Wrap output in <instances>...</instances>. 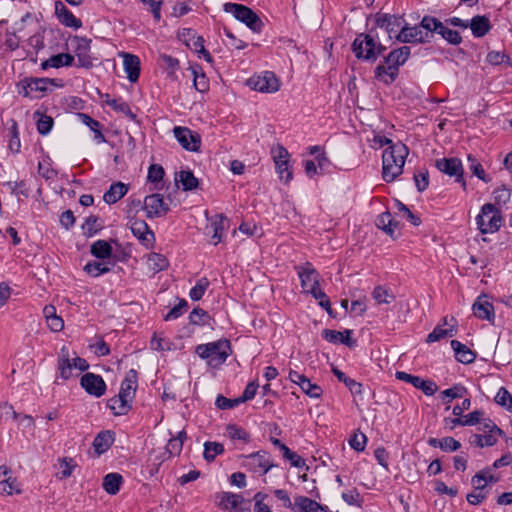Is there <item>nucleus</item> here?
<instances>
[{
    "instance_id": "62",
    "label": "nucleus",
    "mask_w": 512,
    "mask_h": 512,
    "mask_svg": "<svg viewBox=\"0 0 512 512\" xmlns=\"http://www.w3.org/2000/svg\"><path fill=\"white\" fill-rule=\"evenodd\" d=\"M164 174L165 172L161 165L152 164L148 169L147 179L151 183H159L163 179Z\"/></svg>"
},
{
    "instance_id": "16",
    "label": "nucleus",
    "mask_w": 512,
    "mask_h": 512,
    "mask_svg": "<svg viewBox=\"0 0 512 512\" xmlns=\"http://www.w3.org/2000/svg\"><path fill=\"white\" fill-rule=\"evenodd\" d=\"M73 41L76 42L74 53L77 57V67L86 69L93 67V61L90 55L92 40L86 37L75 36Z\"/></svg>"
},
{
    "instance_id": "23",
    "label": "nucleus",
    "mask_w": 512,
    "mask_h": 512,
    "mask_svg": "<svg viewBox=\"0 0 512 512\" xmlns=\"http://www.w3.org/2000/svg\"><path fill=\"white\" fill-rule=\"evenodd\" d=\"M131 231L146 248H151L153 246L155 242L154 232L144 220H135L131 224Z\"/></svg>"
},
{
    "instance_id": "8",
    "label": "nucleus",
    "mask_w": 512,
    "mask_h": 512,
    "mask_svg": "<svg viewBox=\"0 0 512 512\" xmlns=\"http://www.w3.org/2000/svg\"><path fill=\"white\" fill-rule=\"evenodd\" d=\"M50 86H59L56 83V79L52 78H37V77H25L20 80L17 84V90L23 97L38 98L39 96H33V92H39L42 95L48 91H52Z\"/></svg>"
},
{
    "instance_id": "2",
    "label": "nucleus",
    "mask_w": 512,
    "mask_h": 512,
    "mask_svg": "<svg viewBox=\"0 0 512 512\" xmlns=\"http://www.w3.org/2000/svg\"><path fill=\"white\" fill-rule=\"evenodd\" d=\"M411 50L408 46L390 51L383 57V62L374 69V77L377 81L391 85L399 75V68L405 64L410 56Z\"/></svg>"
},
{
    "instance_id": "17",
    "label": "nucleus",
    "mask_w": 512,
    "mask_h": 512,
    "mask_svg": "<svg viewBox=\"0 0 512 512\" xmlns=\"http://www.w3.org/2000/svg\"><path fill=\"white\" fill-rule=\"evenodd\" d=\"M395 376L398 380L410 383L415 388L422 390V392L427 396L433 395L438 389L435 382L424 380L419 376H415L404 371H397Z\"/></svg>"
},
{
    "instance_id": "24",
    "label": "nucleus",
    "mask_w": 512,
    "mask_h": 512,
    "mask_svg": "<svg viewBox=\"0 0 512 512\" xmlns=\"http://www.w3.org/2000/svg\"><path fill=\"white\" fill-rule=\"evenodd\" d=\"M353 331L346 329L343 332L331 330V329H324L322 331V337L329 343L333 344H344L348 346L349 348L356 346V340L352 339Z\"/></svg>"
},
{
    "instance_id": "37",
    "label": "nucleus",
    "mask_w": 512,
    "mask_h": 512,
    "mask_svg": "<svg viewBox=\"0 0 512 512\" xmlns=\"http://www.w3.org/2000/svg\"><path fill=\"white\" fill-rule=\"evenodd\" d=\"M376 225L378 228L385 231V233L395 238L394 233L398 228L399 222L394 221V218L390 212H385L378 216Z\"/></svg>"
},
{
    "instance_id": "42",
    "label": "nucleus",
    "mask_w": 512,
    "mask_h": 512,
    "mask_svg": "<svg viewBox=\"0 0 512 512\" xmlns=\"http://www.w3.org/2000/svg\"><path fill=\"white\" fill-rule=\"evenodd\" d=\"M106 104L110 106L113 110L123 113L130 120L136 121V114L131 110L130 105L122 99H107Z\"/></svg>"
},
{
    "instance_id": "10",
    "label": "nucleus",
    "mask_w": 512,
    "mask_h": 512,
    "mask_svg": "<svg viewBox=\"0 0 512 512\" xmlns=\"http://www.w3.org/2000/svg\"><path fill=\"white\" fill-rule=\"evenodd\" d=\"M169 210V205L159 193H153L144 198V211L148 219L163 217Z\"/></svg>"
},
{
    "instance_id": "13",
    "label": "nucleus",
    "mask_w": 512,
    "mask_h": 512,
    "mask_svg": "<svg viewBox=\"0 0 512 512\" xmlns=\"http://www.w3.org/2000/svg\"><path fill=\"white\" fill-rule=\"evenodd\" d=\"M180 38L184 41L186 46L198 53L199 57H203L207 62L213 61L212 56L205 49L203 37L198 36L193 29L184 28L180 33Z\"/></svg>"
},
{
    "instance_id": "7",
    "label": "nucleus",
    "mask_w": 512,
    "mask_h": 512,
    "mask_svg": "<svg viewBox=\"0 0 512 512\" xmlns=\"http://www.w3.org/2000/svg\"><path fill=\"white\" fill-rule=\"evenodd\" d=\"M502 220L500 210L491 203L484 204L481 208V213L476 217L478 229L482 234L498 231Z\"/></svg>"
},
{
    "instance_id": "48",
    "label": "nucleus",
    "mask_w": 512,
    "mask_h": 512,
    "mask_svg": "<svg viewBox=\"0 0 512 512\" xmlns=\"http://www.w3.org/2000/svg\"><path fill=\"white\" fill-rule=\"evenodd\" d=\"M224 452V446L218 442H205L204 444V459L208 462H212L217 455Z\"/></svg>"
},
{
    "instance_id": "5",
    "label": "nucleus",
    "mask_w": 512,
    "mask_h": 512,
    "mask_svg": "<svg viewBox=\"0 0 512 512\" xmlns=\"http://www.w3.org/2000/svg\"><path fill=\"white\" fill-rule=\"evenodd\" d=\"M372 32L373 29L368 34H359L351 45V49L357 59L371 63L375 62L386 50L384 45L376 42Z\"/></svg>"
},
{
    "instance_id": "26",
    "label": "nucleus",
    "mask_w": 512,
    "mask_h": 512,
    "mask_svg": "<svg viewBox=\"0 0 512 512\" xmlns=\"http://www.w3.org/2000/svg\"><path fill=\"white\" fill-rule=\"evenodd\" d=\"M450 347L455 359L462 364H471L476 359V352L458 340H450Z\"/></svg>"
},
{
    "instance_id": "57",
    "label": "nucleus",
    "mask_w": 512,
    "mask_h": 512,
    "mask_svg": "<svg viewBox=\"0 0 512 512\" xmlns=\"http://www.w3.org/2000/svg\"><path fill=\"white\" fill-rule=\"evenodd\" d=\"M242 402L240 401L239 397L234 399H229L224 397L223 395H218L215 401V405L217 408L221 410H228L232 409L238 405H240Z\"/></svg>"
},
{
    "instance_id": "60",
    "label": "nucleus",
    "mask_w": 512,
    "mask_h": 512,
    "mask_svg": "<svg viewBox=\"0 0 512 512\" xmlns=\"http://www.w3.org/2000/svg\"><path fill=\"white\" fill-rule=\"evenodd\" d=\"M98 222V217L96 216H89L86 220H85V223L83 225V229L85 230L84 231V234L87 235L88 237H92L93 235H95L99 230L102 229V227L97 224Z\"/></svg>"
},
{
    "instance_id": "32",
    "label": "nucleus",
    "mask_w": 512,
    "mask_h": 512,
    "mask_svg": "<svg viewBox=\"0 0 512 512\" xmlns=\"http://www.w3.org/2000/svg\"><path fill=\"white\" fill-rule=\"evenodd\" d=\"M228 222L227 217L224 214H217L211 221L210 228L212 229V240L213 244L217 245L222 241L223 233L227 228L226 223Z\"/></svg>"
},
{
    "instance_id": "25",
    "label": "nucleus",
    "mask_w": 512,
    "mask_h": 512,
    "mask_svg": "<svg viewBox=\"0 0 512 512\" xmlns=\"http://www.w3.org/2000/svg\"><path fill=\"white\" fill-rule=\"evenodd\" d=\"M55 13L59 21L66 27L79 29L82 27V21L60 1L55 2Z\"/></svg>"
},
{
    "instance_id": "4",
    "label": "nucleus",
    "mask_w": 512,
    "mask_h": 512,
    "mask_svg": "<svg viewBox=\"0 0 512 512\" xmlns=\"http://www.w3.org/2000/svg\"><path fill=\"white\" fill-rule=\"evenodd\" d=\"M231 352V343L227 339H219L214 342L199 344L195 348V353L201 359L207 360L208 365L213 368L224 364Z\"/></svg>"
},
{
    "instance_id": "46",
    "label": "nucleus",
    "mask_w": 512,
    "mask_h": 512,
    "mask_svg": "<svg viewBox=\"0 0 512 512\" xmlns=\"http://www.w3.org/2000/svg\"><path fill=\"white\" fill-rule=\"evenodd\" d=\"M463 173L461 160L456 157H450V177L455 176L456 182L461 184L463 190H466V181Z\"/></svg>"
},
{
    "instance_id": "52",
    "label": "nucleus",
    "mask_w": 512,
    "mask_h": 512,
    "mask_svg": "<svg viewBox=\"0 0 512 512\" xmlns=\"http://www.w3.org/2000/svg\"><path fill=\"white\" fill-rule=\"evenodd\" d=\"M488 483L489 482H484V485L475 487L471 493L467 494V501L472 505L480 504L486 498L487 492H485V488Z\"/></svg>"
},
{
    "instance_id": "43",
    "label": "nucleus",
    "mask_w": 512,
    "mask_h": 512,
    "mask_svg": "<svg viewBox=\"0 0 512 512\" xmlns=\"http://www.w3.org/2000/svg\"><path fill=\"white\" fill-rule=\"evenodd\" d=\"M496 442L497 440L492 433L472 434L469 437V443L479 448L491 447L495 445Z\"/></svg>"
},
{
    "instance_id": "49",
    "label": "nucleus",
    "mask_w": 512,
    "mask_h": 512,
    "mask_svg": "<svg viewBox=\"0 0 512 512\" xmlns=\"http://www.w3.org/2000/svg\"><path fill=\"white\" fill-rule=\"evenodd\" d=\"M209 285H210V282H209L207 277L200 278L197 281V283L195 284V286H193L191 288V290L189 292L190 298L193 301L200 300L204 296V294H205L206 290L208 289Z\"/></svg>"
},
{
    "instance_id": "34",
    "label": "nucleus",
    "mask_w": 512,
    "mask_h": 512,
    "mask_svg": "<svg viewBox=\"0 0 512 512\" xmlns=\"http://www.w3.org/2000/svg\"><path fill=\"white\" fill-rule=\"evenodd\" d=\"M114 442L113 432L109 430L101 431L93 440V447L98 455L106 452Z\"/></svg>"
},
{
    "instance_id": "45",
    "label": "nucleus",
    "mask_w": 512,
    "mask_h": 512,
    "mask_svg": "<svg viewBox=\"0 0 512 512\" xmlns=\"http://www.w3.org/2000/svg\"><path fill=\"white\" fill-rule=\"evenodd\" d=\"M34 115L37 118V131L41 135H47L53 128L54 120L51 116L36 111Z\"/></svg>"
},
{
    "instance_id": "3",
    "label": "nucleus",
    "mask_w": 512,
    "mask_h": 512,
    "mask_svg": "<svg viewBox=\"0 0 512 512\" xmlns=\"http://www.w3.org/2000/svg\"><path fill=\"white\" fill-rule=\"evenodd\" d=\"M408 154V147L400 141L386 147L382 155V177L385 182H392L402 174Z\"/></svg>"
},
{
    "instance_id": "58",
    "label": "nucleus",
    "mask_w": 512,
    "mask_h": 512,
    "mask_svg": "<svg viewBox=\"0 0 512 512\" xmlns=\"http://www.w3.org/2000/svg\"><path fill=\"white\" fill-rule=\"evenodd\" d=\"M21 482H0L1 495H13L22 493Z\"/></svg>"
},
{
    "instance_id": "53",
    "label": "nucleus",
    "mask_w": 512,
    "mask_h": 512,
    "mask_svg": "<svg viewBox=\"0 0 512 512\" xmlns=\"http://www.w3.org/2000/svg\"><path fill=\"white\" fill-rule=\"evenodd\" d=\"M468 160L471 162L470 170L472 171L473 175L486 183L491 181V177L485 173L483 166L477 162L475 158H473L471 155H468Z\"/></svg>"
},
{
    "instance_id": "51",
    "label": "nucleus",
    "mask_w": 512,
    "mask_h": 512,
    "mask_svg": "<svg viewBox=\"0 0 512 512\" xmlns=\"http://www.w3.org/2000/svg\"><path fill=\"white\" fill-rule=\"evenodd\" d=\"M148 263L155 272L162 271L168 267L166 257L160 253H152L148 257Z\"/></svg>"
},
{
    "instance_id": "47",
    "label": "nucleus",
    "mask_w": 512,
    "mask_h": 512,
    "mask_svg": "<svg viewBox=\"0 0 512 512\" xmlns=\"http://www.w3.org/2000/svg\"><path fill=\"white\" fill-rule=\"evenodd\" d=\"M83 270L91 277H98L110 271V267L102 262L89 261L84 266Z\"/></svg>"
},
{
    "instance_id": "21",
    "label": "nucleus",
    "mask_w": 512,
    "mask_h": 512,
    "mask_svg": "<svg viewBox=\"0 0 512 512\" xmlns=\"http://www.w3.org/2000/svg\"><path fill=\"white\" fill-rule=\"evenodd\" d=\"M472 310L474 315L480 320H486L494 323L495 311L493 304L488 300L487 295L483 294L475 300Z\"/></svg>"
},
{
    "instance_id": "14",
    "label": "nucleus",
    "mask_w": 512,
    "mask_h": 512,
    "mask_svg": "<svg viewBox=\"0 0 512 512\" xmlns=\"http://www.w3.org/2000/svg\"><path fill=\"white\" fill-rule=\"evenodd\" d=\"M80 386L91 396L99 398L106 392L107 386L102 376L87 372L80 379Z\"/></svg>"
},
{
    "instance_id": "54",
    "label": "nucleus",
    "mask_w": 512,
    "mask_h": 512,
    "mask_svg": "<svg viewBox=\"0 0 512 512\" xmlns=\"http://www.w3.org/2000/svg\"><path fill=\"white\" fill-rule=\"evenodd\" d=\"M54 68L69 67L74 63V56L69 53H59L51 56Z\"/></svg>"
},
{
    "instance_id": "63",
    "label": "nucleus",
    "mask_w": 512,
    "mask_h": 512,
    "mask_svg": "<svg viewBox=\"0 0 512 512\" xmlns=\"http://www.w3.org/2000/svg\"><path fill=\"white\" fill-rule=\"evenodd\" d=\"M301 390L311 398H319L323 393L322 388L319 385L312 383L310 379L301 385Z\"/></svg>"
},
{
    "instance_id": "19",
    "label": "nucleus",
    "mask_w": 512,
    "mask_h": 512,
    "mask_svg": "<svg viewBox=\"0 0 512 512\" xmlns=\"http://www.w3.org/2000/svg\"><path fill=\"white\" fill-rule=\"evenodd\" d=\"M403 22L404 19L402 17L390 14L377 13L375 18L376 26L379 28H384L390 38L393 36L397 38V34L403 27Z\"/></svg>"
},
{
    "instance_id": "31",
    "label": "nucleus",
    "mask_w": 512,
    "mask_h": 512,
    "mask_svg": "<svg viewBox=\"0 0 512 512\" xmlns=\"http://www.w3.org/2000/svg\"><path fill=\"white\" fill-rule=\"evenodd\" d=\"M128 192V185L122 182H116L110 185L109 189L104 193L103 200L107 204H114L123 198Z\"/></svg>"
},
{
    "instance_id": "61",
    "label": "nucleus",
    "mask_w": 512,
    "mask_h": 512,
    "mask_svg": "<svg viewBox=\"0 0 512 512\" xmlns=\"http://www.w3.org/2000/svg\"><path fill=\"white\" fill-rule=\"evenodd\" d=\"M511 197V190L505 186L496 188L493 191V198L497 205H503L509 202Z\"/></svg>"
},
{
    "instance_id": "38",
    "label": "nucleus",
    "mask_w": 512,
    "mask_h": 512,
    "mask_svg": "<svg viewBox=\"0 0 512 512\" xmlns=\"http://www.w3.org/2000/svg\"><path fill=\"white\" fill-rule=\"evenodd\" d=\"M333 374L335 377L342 383L345 384V386L349 389V391L353 395H361L363 392V385L360 382H357L356 380L346 376L344 372L339 370L338 368L332 369Z\"/></svg>"
},
{
    "instance_id": "30",
    "label": "nucleus",
    "mask_w": 512,
    "mask_h": 512,
    "mask_svg": "<svg viewBox=\"0 0 512 512\" xmlns=\"http://www.w3.org/2000/svg\"><path fill=\"white\" fill-rule=\"evenodd\" d=\"M483 416V410H474L461 417L450 418V429H454L457 426H473L479 424Z\"/></svg>"
},
{
    "instance_id": "59",
    "label": "nucleus",
    "mask_w": 512,
    "mask_h": 512,
    "mask_svg": "<svg viewBox=\"0 0 512 512\" xmlns=\"http://www.w3.org/2000/svg\"><path fill=\"white\" fill-rule=\"evenodd\" d=\"M188 303L185 299H181L165 316V321L175 320L179 318L187 309Z\"/></svg>"
},
{
    "instance_id": "1",
    "label": "nucleus",
    "mask_w": 512,
    "mask_h": 512,
    "mask_svg": "<svg viewBox=\"0 0 512 512\" xmlns=\"http://www.w3.org/2000/svg\"><path fill=\"white\" fill-rule=\"evenodd\" d=\"M434 34L448 40V28L435 17L424 16L419 25L402 27L397 34V40L403 43H425L429 42Z\"/></svg>"
},
{
    "instance_id": "29",
    "label": "nucleus",
    "mask_w": 512,
    "mask_h": 512,
    "mask_svg": "<svg viewBox=\"0 0 512 512\" xmlns=\"http://www.w3.org/2000/svg\"><path fill=\"white\" fill-rule=\"evenodd\" d=\"M122 56L127 78L130 82L134 83L138 80L140 75V59L138 56L129 53H123Z\"/></svg>"
},
{
    "instance_id": "64",
    "label": "nucleus",
    "mask_w": 512,
    "mask_h": 512,
    "mask_svg": "<svg viewBox=\"0 0 512 512\" xmlns=\"http://www.w3.org/2000/svg\"><path fill=\"white\" fill-rule=\"evenodd\" d=\"M343 500L349 504L357 507H361L362 498L355 489L347 490L342 493Z\"/></svg>"
},
{
    "instance_id": "12",
    "label": "nucleus",
    "mask_w": 512,
    "mask_h": 512,
    "mask_svg": "<svg viewBox=\"0 0 512 512\" xmlns=\"http://www.w3.org/2000/svg\"><path fill=\"white\" fill-rule=\"evenodd\" d=\"M173 133L180 145L187 151L197 152L201 146V137L187 127L176 126Z\"/></svg>"
},
{
    "instance_id": "50",
    "label": "nucleus",
    "mask_w": 512,
    "mask_h": 512,
    "mask_svg": "<svg viewBox=\"0 0 512 512\" xmlns=\"http://www.w3.org/2000/svg\"><path fill=\"white\" fill-rule=\"evenodd\" d=\"M494 400L498 405L512 413V395L505 387L498 390Z\"/></svg>"
},
{
    "instance_id": "55",
    "label": "nucleus",
    "mask_w": 512,
    "mask_h": 512,
    "mask_svg": "<svg viewBox=\"0 0 512 512\" xmlns=\"http://www.w3.org/2000/svg\"><path fill=\"white\" fill-rule=\"evenodd\" d=\"M281 453L283 458L290 462L291 466L297 468L305 466V460L297 453L291 451L288 447H286L285 449L282 448Z\"/></svg>"
},
{
    "instance_id": "18",
    "label": "nucleus",
    "mask_w": 512,
    "mask_h": 512,
    "mask_svg": "<svg viewBox=\"0 0 512 512\" xmlns=\"http://www.w3.org/2000/svg\"><path fill=\"white\" fill-rule=\"evenodd\" d=\"M297 270L304 292L312 295V290H320L319 273L309 263L306 267H297Z\"/></svg>"
},
{
    "instance_id": "27",
    "label": "nucleus",
    "mask_w": 512,
    "mask_h": 512,
    "mask_svg": "<svg viewBox=\"0 0 512 512\" xmlns=\"http://www.w3.org/2000/svg\"><path fill=\"white\" fill-rule=\"evenodd\" d=\"M137 381V371L130 369L121 383L119 395L132 401L137 389Z\"/></svg>"
},
{
    "instance_id": "40",
    "label": "nucleus",
    "mask_w": 512,
    "mask_h": 512,
    "mask_svg": "<svg viewBox=\"0 0 512 512\" xmlns=\"http://www.w3.org/2000/svg\"><path fill=\"white\" fill-rule=\"evenodd\" d=\"M78 117L84 125L89 127L90 130L94 132V140H96L98 143L105 141V137L101 131V124L99 121L93 119L86 113H78Z\"/></svg>"
},
{
    "instance_id": "44",
    "label": "nucleus",
    "mask_w": 512,
    "mask_h": 512,
    "mask_svg": "<svg viewBox=\"0 0 512 512\" xmlns=\"http://www.w3.org/2000/svg\"><path fill=\"white\" fill-rule=\"evenodd\" d=\"M211 319L208 312L200 307L194 308L189 315L190 323L197 326L211 325Z\"/></svg>"
},
{
    "instance_id": "11",
    "label": "nucleus",
    "mask_w": 512,
    "mask_h": 512,
    "mask_svg": "<svg viewBox=\"0 0 512 512\" xmlns=\"http://www.w3.org/2000/svg\"><path fill=\"white\" fill-rule=\"evenodd\" d=\"M244 466L257 476H263L273 467V464L267 452L259 451L246 456Z\"/></svg>"
},
{
    "instance_id": "28",
    "label": "nucleus",
    "mask_w": 512,
    "mask_h": 512,
    "mask_svg": "<svg viewBox=\"0 0 512 512\" xmlns=\"http://www.w3.org/2000/svg\"><path fill=\"white\" fill-rule=\"evenodd\" d=\"M469 27L475 38H482L490 32L492 24L485 15H476L470 20Z\"/></svg>"
},
{
    "instance_id": "6",
    "label": "nucleus",
    "mask_w": 512,
    "mask_h": 512,
    "mask_svg": "<svg viewBox=\"0 0 512 512\" xmlns=\"http://www.w3.org/2000/svg\"><path fill=\"white\" fill-rule=\"evenodd\" d=\"M226 13L233 15L235 19L244 23L251 31L260 33L264 26L262 19L248 6L227 2L223 5Z\"/></svg>"
},
{
    "instance_id": "20",
    "label": "nucleus",
    "mask_w": 512,
    "mask_h": 512,
    "mask_svg": "<svg viewBox=\"0 0 512 512\" xmlns=\"http://www.w3.org/2000/svg\"><path fill=\"white\" fill-rule=\"evenodd\" d=\"M273 154L276 170L280 179L284 180L286 183L289 182L292 179V171L289 170V153L287 149L279 145L276 152L273 151Z\"/></svg>"
},
{
    "instance_id": "39",
    "label": "nucleus",
    "mask_w": 512,
    "mask_h": 512,
    "mask_svg": "<svg viewBox=\"0 0 512 512\" xmlns=\"http://www.w3.org/2000/svg\"><path fill=\"white\" fill-rule=\"evenodd\" d=\"M175 180L180 182L183 191H191L198 187L199 181L191 170H181L176 174Z\"/></svg>"
},
{
    "instance_id": "15",
    "label": "nucleus",
    "mask_w": 512,
    "mask_h": 512,
    "mask_svg": "<svg viewBox=\"0 0 512 512\" xmlns=\"http://www.w3.org/2000/svg\"><path fill=\"white\" fill-rule=\"evenodd\" d=\"M286 498L288 501L286 507L291 509L292 512H329L327 506H323L306 496H296L293 501L289 497Z\"/></svg>"
},
{
    "instance_id": "22",
    "label": "nucleus",
    "mask_w": 512,
    "mask_h": 512,
    "mask_svg": "<svg viewBox=\"0 0 512 512\" xmlns=\"http://www.w3.org/2000/svg\"><path fill=\"white\" fill-rule=\"evenodd\" d=\"M220 505L234 512H244L250 510L251 501L245 500L242 495L226 492L221 497Z\"/></svg>"
},
{
    "instance_id": "33",
    "label": "nucleus",
    "mask_w": 512,
    "mask_h": 512,
    "mask_svg": "<svg viewBox=\"0 0 512 512\" xmlns=\"http://www.w3.org/2000/svg\"><path fill=\"white\" fill-rule=\"evenodd\" d=\"M131 402L132 401L121 397L118 394L107 401V407L113 412L114 415L122 416L127 414L131 409Z\"/></svg>"
},
{
    "instance_id": "9",
    "label": "nucleus",
    "mask_w": 512,
    "mask_h": 512,
    "mask_svg": "<svg viewBox=\"0 0 512 512\" xmlns=\"http://www.w3.org/2000/svg\"><path fill=\"white\" fill-rule=\"evenodd\" d=\"M251 89L262 93H274L280 88L279 79L271 71H265L260 75L252 76L248 80Z\"/></svg>"
},
{
    "instance_id": "56",
    "label": "nucleus",
    "mask_w": 512,
    "mask_h": 512,
    "mask_svg": "<svg viewBox=\"0 0 512 512\" xmlns=\"http://www.w3.org/2000/svg\"><path fill=\"white\" fill-rule=\"evenodd\" d=\"M415 186L419 192H423L429 185V174L427 170H420L413 174Z\"/></svg>"
},
{
    "instance_id": "36",
    "label": "nucleus",
    "mask_w": 512,
    "mask_h": 512,
    "mask_svg": "<svg viewBox=\"0 0 512 512\" xmlns=\"http://www.w3.org/2000/svg\"><path fill=\"white\" fill-rule=\"evenodd\" d=\"M72 369L73 367L69 357V349L66 346H63L58 357V370L60 372V377L63 380H68L72 376Z\"/></svg>"
},
{
    "instance_id": "35",
    "label": "nucleus",
    "mask_w": 512,
    "mask_h": 512,
    "mask_svg": "<svg viewBox=\"0 0 512 512\" xmlns=\"http://www.w3.org/2000/svg\"><path fill=\"white\" fill-rule=\"evenodd\" d=\"M191 74L193 76V86L194 88L201 93H204L209 90V80L204 74L200 65L195 64L189 67Z\"/></svg>"
},
{
    "instance_id": "41",
    "label": "nucleus",
    "mask_w": 512,
    "mask_h": 512,
    "mask_svg": "<svg viewBox=\"0 0 512 512\" xmlns=\"http://www.w3.org/2000/svg\"><path fill=\"white\" fill-rule=\"evenodd\" d=\"M90 253L98 259H106L111 257L112 247L105 240H97L91 245Z\"/></svg>"
}]
</instances>
